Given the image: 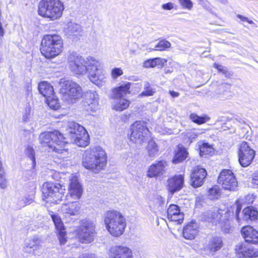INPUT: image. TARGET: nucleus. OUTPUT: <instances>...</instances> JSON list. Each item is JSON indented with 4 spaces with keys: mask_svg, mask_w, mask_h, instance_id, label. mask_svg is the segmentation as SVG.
<instances>
[{
    "mask_svg": "<svg viewBox=\"0 0 258 258\" xmlns=\"http://www.w3.org/2000/svg\"><path fill=\"white\" fill-rule=\"evenodd\" d=\"M70 71L76 75L87 76L91 82L98 87L104 85L106 75L103 69V63L93 56L82 57L75 52L68 58Z\"/></svg>",
    "mask_w": 258,
    "mask_h": 258,
    "instance_id": "obj_1",
    "label": "nucleus"
},
{
    "mask_svg": "<svg viewBox=\"0 0 258 258\" xmlns=\"http://www.w3.org/2000/svg\"><path fill=\"white\" fill-rule=\"evenodd\" d=\"M66 139L58 131L41 133L39 137L40 144L44 146H48L49 152L55 153L60 159H63L69 155L66 148L68 142Z\"/></svg>",
    "mask_w": 258,
    "mask_h": 258,
    "instance_id": "obj_2",
    "label": "nucleus"
},
{
    "mask_svg": "<svg viewBox=\"0 0 258 258\" xmlns=\"http://www.w3.org/2000/svg\"><path fill=\"white\" fill-rule=\"evenodd\" d=\"M107 156L105 151L100 147L86 150L83 154L82 165L86 169L97 173L106 165Z\"/></svg>",
    "mask_w": 258,
    "mask_h": 258,
    "instance_id": "obj_3",
    "label": "nucleus"
},
{
    "mask_svg": "<svg viewBox=\"0 0 258 258\" xmlns=\"http://www.w3.org/2000/svg\"><path fill=\"white\" fill-rule=\"evenodd\" d=\"M104 223L109 233L115 237L121 235L126 227L124 217L116 211H109L105 214Z\"/></svg>",
    "mask_w": 258,
    "mask_h": 258,
    "instance_id": "obj_4",
    "label": "nucleus"
},
{
    "mask_svg": "<svg viewBox=\"0 0 258 258\" xmlns=\"http://www.w3.org/2000/svg\"><path fill=\"white\" fill-rule=\"evenodd\" d=\"M63 42L58 35H45L41 41V52L46 58H52L62 51Z\"/></svg>",
    "mask_w": 258,
    "mask_h": 258,
    "instance_id": "obj_5",
    "label": "nucleus"
},
{
    "mask_svg": "<svg viewBox=\"0 0 258 258\" xmlns=\"http://www.w3.org/2000/svg\"><path fill=\"white\" fill-rule=\"evenodd\" d=\"M63 3L59 0H41L38 6V14L51 21L59 19L64 10Z\"/></svg>",
    "mask_w": 258,
    "mask_h": 258,
    "instance_id": "obj_6",
    "label": "nucleus"
},
{
    "mask_svg": "<svg viewBox=\"0 0 258 258\" xmlns=\"http://www.w3.org/2000/svg\"><path fill=\"white\" fill-rule=\"evenodd\" d=\"M68 138L70 142L82 147H86L89 143V136L85 128L75 122L69 123Z\"/></svg>",
    "mask_w": 258,
    "mask_h": 258,
    "instance_id": "obj_7",
    "label": "nucleus"
},
{
    "mask_svg": "<svg viewBox=\"0 0 258 258\" xmlns=\"http://www.w3.org/2000/svg\"><path fill=\"white\" fill-rule=\"evenodd\" d=\"M95 228V223L91 220L87 219L82 220L75 230L79 241L85 244L92 242L96 235Z\"/></svg>",
    "mask_w": 258,
    "mask_h": 258,
    "instance_id": "obj_8",
    "label": "nucleus"
},
{
    "mask_svg": "<svg viewBox=\"0 0 258 258\" xmlns=\"http://www.w3.org/2000/svg\"><path fill=\"white\" fill-rule=\"evenodd\" d=\"M64 188L58 183L46 182L43 185L42 193L47 202L57 204L61 201Z\"/></svg>",
    "mask_w": 258,
    "mask_h": 258,
    "instance_id": "obj_9",
    "label": "nucleus"
},
{
    "mask_svg": "<svg viewBox=\"0 0 258 258\" xmlns=\"http://www.w3.org/2000/svg\"><path fill=\"white\" fill-rule=\"evenodd\" d=\"M60 93L67 100L77 99L83 95L81 87L75 82L71 80H61L60 83Z\"/></svg>",
    "mask_w": 258,
    "mask_h": 258,
    "instance_id": "obj_10",
    "label": "nucleus"
},
{
    "mask_svg": "<svg viewBox=\"0 0 258 258\" xmlns=\"http://www.w3.org/2000/svg\"><path fill=\"white\" fill-rule=\"evenodd\" d=\"M131 85V83H127L113 90V98L116 99L112 104L114 110L121 111L128 107L130 101L121 98L130 92Z\"/></svg>",
    "mask_w": 258,
    "mask_h": 258,
    "instance_id": "obj_11",
    "label": "nucleus"
},
{
    "mask_svg": "<svg viewBox=\"0 0 258 258\" xmlns=\"http://www.w3.org/2000/svg\"><path fill=\"white\" fill-rule=\"evenodd\" d=\"M223 246V242L222 237L218 236H214L210 238L203 244L200 250L202 253L209 256H212Z\"/></svg>",
    "mask_w": 258,
    "mask_h": 258,
    "instance_id": "obj_12",
    "label": "nucleus"
},
{
    "mask_svg": "<svg viewBox=\"0 0 258 258\" xmlns=\"http://www.w3.org/2000/svg\"><path fill=\"white\" fill-rule=\"evenodd\" d=\"M131 134L130 139L131 141L136 144H141L144 142L146 136L149 133V130L144 123L136 121L133 124L131 127Z\"/></svg>",
    "mask_w": 258,
    "mask_h": 258,
    "instance_id": "obj_13",
    "label": "nucleus"
},
{
    "mask_svg": "<svg viewBox=\"0 0 258 258\" xmlns=\"http://www.w3.org/2000/svg\"><path fill=\"white\" fill-rule=\"evenodd\" d=\"M218 182L223 188L228 190H235L237 187V181L233 172L228 169L223 170L219 175Z\"/></svg>",
    "mask_w": 258,
    "mask_h": 258,
    "instance_id": "obj_14",
    "label": "nucleus"
},
{
    "mask_svg": "<svg viewBox=\"0 0 258 258\" xmlns=\"http://www.w3.org/2000/svg\"><path fill=\"white\" fill-rule=\"evenodd\" d=\"M238 160L242 167H247L251 163L255 157V151L248 145L247 142L241 143L238 152Z\"/></svg>",
    "mask_w": 258,
    "mask_h": 258,
    "instance_id": "obj_15",
    "label": "nucleus"
},
{
    "mask_svg": "<svg viewBox=\"0 0 258 258\" xmlns=\"http://www.w3.org/2000/svg\"><path fill=\"white\" fill-rule=\"evenodd\" d=\"M83 188L78 178L72 176L70 180L68 193L66 196L68 200H79L82 197Z\"/></svg>",
    "mask_w": 258,
    "mask_h": 258,
    "instance_id": "obj_16",
    "label": "nucleus"
},
{
    "mask_svg": "<svg viewBox=\"0 0 258 258\" xmlns=\"http://www.w3.org/2000/svg\"><path fill=\"white\" fill-rule=\"evenodd\" d=\"M99 95L95 91H88L85 95L83 105L87 111L94 112L99 105Z\"/></svg>",
    "mask_w": 258,
    "mask_h": 258,
    "instance_id": "obj_17",
    "label": "nucleus"
},
{
    "mask_svg": "<svg viewBox=\"0 0 258 258\" xmlns=\"http://www.w3.org/2000/svg\"><path fill=\"white\" fill-rule=\"evenodd\" d=\"M244 242L237 245L235 250L238 257L241 258H258V249Z\"/></svg>",
    "mask_w": 258,
    "mask_h": 258,
    "instance_id": "obj_18",
    "label": "nucleus"
},
{
    "mask_svg": "<svg viewBox=\"0 0 258 258\" xmlns=\"http://www.w3.org/2000/svg\"><path fill=\"white\" fill-rule=\"evenodd\" d=\"M108 254L109 258H133L132 249L122 245L112 246L109 249Z\"/></svg>",
    "mask_w": 258,
    "mask_h": 258,
    "instance_id": "obj_19",
    "label": "nucleus"
},
{
    "mask_svg": "<svg viewBox=\"0 0 258 258\" xmlns=\"http://www.w3.org/2000/svg\"><path fill=\"white\" fill-rule=\"evenodd\" d=\"M184 185V175H177L168 179L167 181V188L168 190L174 194L179 191Z\"/></svg>",
    "mask_w": 258,
    "mask_h": 258,
    "instance_id": "obj_20",
    "label": "nucleus"
},
{
    "mask_svg": "<svg viewBox=\"0 0 258 258\" xmlns=\"http://www.w3.org/2000/svg\"><path fill=\"white\" fill-rule=\"evenodd\" d=\"M241 232L245 242L251 244L258 243V231L252 227L250 226L243 227Z\"/></svg>",
    "mask_w": 258,
    "mask_h": 258,
    "instance_id": "obj_21",
    "label": "nucleus"
},
{
    "mask_svg": "<svg viewBox=\"0 0 258 258\" xmlns=\"http://www.w3.org/2000/svg\"><path fill=\"white\" fill-rule=\"evenodd\" d=\"M206 175L207 172L205 169L196 167L191 175V185L194 187L202 185Z\"/></svg>",
    "mask_w": 258,
    "mask_h": 258,
    "instance_id": "obj_22",
    "label": "nucleus"
},
{
    "mask_svg": "<svg viewBox=\"0 0 258 258\" xmlns=\"http://www.w3.org/2000/svg\"><path fill=\"white\" fill-rule=\"evenodd\" d=\"M166 166L167 163L165 161H160L152 164L147 171V176L153 177L162 175L165 172Z\"/></svg>",
    "mask_w": 258,
    "mask_h": 258,
    "instance_id": "obj_23",
    "label": "nucleus"
},
{
    "mask_svg": "<svg viewBox=\"0 0 258 258\" xmlns=\"http://www.w3.org/2000/svg\"><path fill=\"white\" fill-rule=\"evenodd\" d=\"M167 217L171 221L181 223L184 218V214L180 212L179 207L176 205H171L167 209Z\"/></svg>",
    "mask_w": 258,
    "mask_h": 258,
    "instance_id": "obj_24",
    "label": "nucleus"
},
{
    "mask_svg": "<svg viewBox=\"0 0 258 258\" xmlns=\"http://www.w3.org/2000/svg\"><path fill=\"white\" fill-rule=\"evenodd\" d=\"M222 216V213L218 210L214 209L204 213L202 219L205 221L212 222L217 225L219 221L221 220Z\"/></svg>",
    "mask_w": 258,
    "mask_h": 258,
    "instance_id": "obj_25",
    "label": "nucleus"
},
{
    "mask_svg": "<svg viewBox=\"0 0 258 258\" xmlns=\"http://www.w3.org/2000/svg\"><path fill=\"white\" fill-rule=\"evenodd\" d=\"M81 204L78 202H73L64 204L61 208V210L64 214L70 216L79 214Z\"/></svg>",
    "mask_w": 258,
    "mask_h": 258,
    "instance_id": "obj_26",
    "label": "nucleus"
},
{
    "mask_svg": "<svg viewBox=\"0 0 258 258\" xmlns=\"http://www.w3.org/2000/svg\"><path fill=\"white\" fill-rule=\"evenodd\" d=\"M198 226L196 223L187 224L183 229L182 234L184 238L191 240L195 238L198 233Z\"/></svg>",
    "mask_w": 258,
    "mask_h": 258,
    "instance_id": "obj_27",
    "label": "nucleus"
},
{
    "mask_svg": "<svg viewBox=\"0 0 258 258\" xmlns=\"http://www.w3.org/2000/svg\"><path fill=\"white\" fill-rule=\"evenodd\" d=\"M39 93L46 99L54 94L53 87L47 82H40L38 87Z\"/></svg>",
    "mask_w": 258,
    "mask_h": 258,
    "instance_id": "obj_28",
    "label": "nucleus"
},
{
    "mask_svg": "<svg viewBox=\"0 0 258 258\" xmlns=\"http://www.w3.org/2000/svg\"><path fill=\"white\" fill-rule=\"evenodd\" d=\"M255 199V196L253 194H248L243 198H240L236 201L237 209L236 211V216L237 221L239 222L238 214L241 209V204H250L253 203Z\"/></svg>",
    "mask_w": 258,
    "mask_h": 258,
    "instance_id": "obj_29",
    "label": "nucleus"
},
{
    "mask_svg": "<svg viewBox=\"0 0 258 258\" xmlns=\"http://www.w3.org/2000/svg\"><path fill=\"white\" fill-rule=\"evenodd\" d=\"M40 240L37 237H34L31 239H27L25 241L24 250L27 252H31L36 250L39 248Z\"/></svg>",
    "mask_w": 258,
    "mask_h": 258,
    "instance_id": "obj_30",
    "label": "nucleus"
},
{
    "mask_svg": "<svg viewBox=\"0 0 258 258\" xmlns=\"http://www.w3.org/2000/svg\"><path fill=\"white\" fill-rule=\"evenodd\" d=\"M66 32L70 37L80 36L82 28L79 24L70 22L67 24Z\"/></svg>",
    "mask_w": 258,
    "mask_h": 258,
    "instance_id": "obj_31",
    "label": "nucleus"
},
{
    "mask_svg": "<svg viewBox=\"0 0 258 258\" xmlns=\"http://www.w3.org/2000/svg\"><path fill=\"white\" fill-rule=\"evenodd\" d=\"M243 219L244 220H254L257 218L258 212L253 207H248L243 211Z\"/></svg>",
    "mask_w": 258,
    "mask_h": 258,
    "instance_id": "obj_32",
    "label": "nucleus"
},
{
    "mask_svg": "<svg viewBox=\"0 0 258 258\" xmlns=\"http://www.w3.org/2000/svg\"><path fill=\"white\" fill-rule=\"evenodd\" d=\"M187 155V153L185 149L179 147L173 159V163L176 164L186 159Z\"/></svg>",
    "mask_w": 258,
    "mask_h": 258,
    "instance_id": "obj_33",
    "label": "nucleus"
},
{
    "mask_svg": "<svg viewBox=\"0 0 258 258\" xmlns=\"http://www.w3.org/2000/svg\"><path fill=\"white\" fill-rule=\"evenodd\" d=\"M200 154L201 156L210 155L214 152V148L212 146L208 143H203L201 145H199Z\"/></svg>",
    "mask_w": 258,
    "mask_h": 258,
    "instance_id": "obj_34",
    "label": "nucleus"
},
{
    "mask_svg": "<svg viewBox=\"0 0 258 258\" xmlns=\"http://www.w3.org/2000/svg\"><path fill=\"white\" fill-rule=\"evenodd\" d=\"M148 155L151 157H154L158 152V148L154 141L151 140L148 142L147 147Z\"/></svg>",
    "mask_w": 258,
    "mask_h": 258,
    "instance_id": "obj_35",
    "label": "nucleus"
},
{
    "mask_svg": "<svg viewBox=\"0 0 258 258\" xmlns=\"http://www.w3.org/2000/svg\"><path fill=\"white\" fill-rule=\"evenodd\" d=\"M226 216H223L221 220L219 221L218 224L221 227L224 233H228L230 231V223L229 220L226 218Z\"/></svg>",
    "mask_w": 258,
    "mask_h": 258,
    "instance_id": "obj_36",
    "label": "nucleus"
},
{
    "mask_svg": "<svg viewBox=\"0 0 258 258\" xmlns=\"http://www.w3.org/2000/svg\"><path fill=\"white\" fill-rule=\"evenodd\" d=\"M155 89L153 88L148 82H145L143 91L139 95L140 97L153 96L155 93Z\"/></svg>",
    "mask_w": 258,
    "mask_h": 258,
    "instance_id": "obj_37",
    "label": "nucleus"
},
{
    "mask_svg": "<svg viewBox=\"0 0 258 258\" xmlns=\"http://www.w3.org/2000/svg\"><path fill=\"white\" fill-rule=\"evenodd\" d=\"M189 118L194 122L198 124H203L210 120V118L207 116H199L196 113L191 114Z\"/></svg>",
    "mask_w": 258,
    "mask_h": 258,
    "instance_id": "obj_38",
    "label": "nucleus"
},
{
    "mask_svg": "<svg viewBox=\"0 0 258 258\" xmlns=\"http://www.w3.org/2000/svg\"><path fill=\"white\" fill-rule=\"evenodd\" d=\"M220 195V189L218 186H214L209 190L208 196L211 200L217 199Z\"/></svg>",
    "mask_w": 258,
    "mask_h": 258,
    "instance_id": "obj_39",
    "label": "nucleus"
},
{
    "mask_svg": "<svg viewBox=\"0 0 258 258\" xmlns=\"http://www.w3.org/2000/svg\"><path fill=\"white\" fill-rule=\"evenodd\" d=\"M46 103L50 108L56 110L59 107L58 100L55 98L54 94L51 95V97H48L46 99Z\"/></svg>",
    "mask_w": 258,
    "mask_h": 258,
    "instance_id": "obj_40",
    "label": "nucleus"
},
{
    "mask_svg": "<svg viewBox=\"0 0 258 258\" xmlns=\"http://www.w3.org/2000/svg\"><path fill=\"white\" fill-rule=\"evenodd\" d=\"M170 46L171 43L170 42L166 40H161L155 46V48L152 49L151 50L163 51L170 47Z\"/></svg>",
    "mask_w": 258,
    "mask_h": 258,
    "instance_id": "obj_41",
    "label": "nucleus"
},
{
    "mask_svg": "<svg viewBox=\"0 0 258 258\" xmlns=\"http://www.w3.org/2000/svg\"><path fill=\"white\" fill-rule=\"evenodd\" d=\"M51 216L57 231L64 229L63 224L61 221L60 217L59 216L55 214H52L51 215Z\"/></svg>",
    "mask_w": 258,
    "mask_h": 258,
    "instance_id": "obj_42",
    "label": "nucleus"
},
{
    "mask_svg": "<svg viewBox=\"0 0 258 258\" xmlns=\"http://www.w3.org/2000/svg\"><path fill=\"white\" fill-rule=\"evenodd\" d=\"M214 67L216 68L220 73H222L226 77H230L233 75V73L229 71L226 67L223 66L221 64L215 63L214 64Z\"/></svg>",
    "mask_w": 258,
    "mask_h": 258,
    "instance_id": "obj_43",
    "label": "nucleus"
},
{
    "mask_svg": "<svg viewBox=\"0 0 258 258\" xmlns=\"http://www.w3.org/2000/svg\"><path fill=\"white\" fill-rule=\"evenodd\" d=\"M179 4L184 9L188 11L191 10L193 8V3L191 0H177Z\"/></svg>",
    "mask_w": 258,
    "mask_h": 258,
    "instance_id": "obj_44",
    "label": "nucleus"
},
{
    "mask_svg": "<svg viewBox=\"0 0 258 258\" xmlns=\"http://www.w3.org/2000/svg\"><path fill=\"white\" fill-rule=\"evenodd\" d=\"M123 74L122 70L119 68H113L111 71V76L113 80L116 79L118 77L122 75Z\"/></svg>",
    "mask_w": 258,
    "mask_h": 258,
    "instance_id": "obj_45",
    "label": "nucleus"
},
{
    "mask_svg": "<svg viewBox=\"0 0 258 258\" xmlns=\"http://www.w3.org/2000/svg\"><path fill=\"white\" fill-rule=\"evenodd\" d=\"M31 108L30 107H26L25 111L22 116V120L24 122H28L31 117Z\"/></svg>",
    "mask_w": 258,
    "mask_h": 258,
    "instance_id": "obj_46",
    "label": "nucleus"
},
{
    "mask_svg": "<svg viewBox=\"0 0 258 258\" xmlns=\"http://www.w3.org/2000/svg\"><path fill=\"white\" fill-rule=\"evenodd\" d=\"M58 234V238L59 240L60 243L61 244H64L66 242V233L64 229L57 231Z\"/></svg>",
    "mask_w": 258,
    "mask_h": 258,
    "instance_id": "obj_47",
    "label": "nucleus"
},
{
    "mask_svg": "<svg viewBox=\"0 0 258 258\" xmlns=\"http://www.w3.org/2000/svg\"><path fill=\"white\" fill-rule=\"evenodd\" d=\"M143 66L144 68H154L156 66V64L155 63V61H154V58L153 59H148L146 61H145L144 63H143Z\"/></svg>",
    "mask_w": 258,
    "mask_h": 258,
    "instance_id": "obj_48",
    "label": "nucleus"
},
{
    "mask_svg": "<svg viewBox=\"0 0 258 258\" xmlns=\"http://www.w3.org/2000/svg\"><path fill=\"white\" fill-rule=\"evenodd\" d=\"M7 186V180L4 176V174L0 172V187L2 189H5Z\"/></svg>",
    "mask_w": 258,
    "mask_h": 258,
    "instance_id": "obj_49",
    "label": "nucleus"
},
{
    "mask_svg": "<svg viewBox=\"0 0 258 258\" xmlns=\"http://www.w3.org/2000/svg\"><path fill=\"white\" fill-rule=\"evenodd\" d=\"M26 154L32 160H34V151L32 147L30 146L27 147L26 149Z\"/></svg>",
    "mask_w": 258,
    "mask_h": 258,
    "instance_id": "obj_50",
    "label": "nucleus"
},
{
    "mask_svg": "<svg viewBox=\"0 0 258 258\" xmlns=\"http://www.w3.org/2000/svg\"><path fill=\"white\" fill-rule=\"evenodd\" d=\"M156 66H163L164 64L167 62V60L164 58L160 57H156L154 58Z\"/></svg>",
    "mask_w": 258,
    "mask_h": 258,
    "instance_id": "obj_51",
    "label": "nucleus"
},
{
    "mask_svg": "<svg viewBox=\"0 0 258 258\" xmlns=\"http://www.w3.org/2000/svg\"><path fill=\"white\" fill-rule=\"evenodd\" d=\"M174 4L171 2L162 5L161 8L164 10H171L174 8Z\"/></svg>",
    "mask_w": 258,
    "mask_h": 258,
    "instance_id": "obj_52",
    "label": "nucleus"
},
{
    "mask_svg": "<svg viewBox=\"0 0 258 258\" xmlns=\"http://www.w3.org/2000/svg\"><path fill=\"white\" fill-rule=\"evenodd\" d=\"M237 17L240 19L241 21L246 22L250 24H254V22L252 20H250L247 17L243 16L240 14L237 15Z\"/></svg>",
    "mask_w": 258,
    "mask_h": 258,
    "instance_id": "obj_53",
    "label": "nucleus"
},
{
    "mask_svg": "<svg viewBox=\"0 0 258 258\" xmlns=\"http://www.w3.org/2000/svg\"><path fill=\"white\" fill-rule=\"evenodd\" d=\"M80 258H98L94 254L84 253L82 254Z\"/></svg>",
    "mask_w": 258,
    "mask_h": 258,
    "instance_id": "obj_54",
    "label": "nucleus"
},
{
    "mask_svg": "<svg viewBox=\"0 0 258 258\" xmlns=\"http://www.w3.org/2000/svg\"><path fill=\"white\" fill-rule=\"evenodd\" d=\"M252 183L258 185V171L255 172L253 175Z\"/></svg>",
    "mask_w": 258,
    "mask_h": 258,
    "instance_id": "obj_55",
    "label": "nucleus"
},
{
    "mask_svg": "<svg viewBox=\"0 0 258 258\" xmlns=\"http://www.w3.org/2000/svg\"><path fill=\"white\" fill-rule=\"evenodd\" d=\"M23 201H24V205H26L30 204L32 202V199L29 198L25 197L23 199Z\"/></svg>",
    "mask_w": 258,
    "mask_h": 258,
    "instance_id": "obj_56",
    "label": "nucleus"
},
{
    "mask_svg": "<svg viewBox=\"0 0 258 258\" xmlns=\"http://www.w3.org/2000/svg\"><path fill=\"white\" fill-rule=\"evenodd\" d=\"M169 94L173 98L177 97L179 96V93H178L177 92L173 91H170Z\"/></svg>",
    "mask_w": 258,
    "mask_h": 258,
    "instance_id": "obj_57",
    "label": "nucleus"
},
{
    "mask_svg": "<svg viewBox=\"0 0 258 258\" xmlns=\"http://www.w3.org/2000/svg\"><path fill=\"white\" fill-rule=\"evenodd\" d=\"M198 135V134L195 132H193L190 133V135H188V138L190 140L194 139L196 138Z\"/></svg>",
    "mask_w": 258,
    "mask_h": 258,
    "instance_id": "obj_58",
    "label": "nucleus"
},
{
    "mask_svg": "<svg viewBox=\"0 0 258 258\" xmlns=\"http://www.w3.org/2000/svg\"><path fill=\"white\" fill-rule=\"evenodd\" d=\"M220 87H221V88H226L229 89L230 87V85L229 84H227V83H224V84H222L220 86Z\"/></svg>",
    "mask_w": 258,
    "mask_h": 258,
    "instance_id": "obj_59",
    "label": "nucleus"
},
{
    "mask_svg": "<svg viewBox=\"0 0 258 258\" xmlns=\"http://www.w3.org/2000/svg\"><path fill=\"white\" fill-rule=\"evenodd\" d=\"M0 172H2V174L4 173L3 170L2 163L1 162H0Z\"/></svg>",
    "mask_w": 258,
    "mask_h": 258,
    "instance_id": "obj_60",
    "label": "nucleus"
},
{
    "mask_svg": "<svg viewBox=\"0 0 258 258\" xmlns=\"http://www.w3.org/2000/svg\"><path fill=\"white\" fill-rule=\"evenodd\" d=\"M157 198L159 201H160L159 205H160V204L163 202L162 198L160 196H158Z\"/></svg>",
    "mask_w": 258,
    "mask_h": 258,
    "instance_id": "obj_61",
    "label": "nucleus"
},
{
    "mask_svg": "<svg viewBox=\"0 0 258 258\" xmlns=\"http://www.w3.org/2000/svg\"><path fill=\"white\" fill-rule=\"evenodd\" d=\"M220 213H221L222 214V210H220Z\"/></svg>",
    "mask_w": 258,
    "mask_h": 258,
    "instance_id": "obj_62",
    "label": "nucleus"
},
{
    "mask_svg": "<svg viewBox=\"0 0 258 258\" xmlns=\"http://www.w3.org/2000/svg\"><path fill=\"white\" fill-rule=\"evenodd\" d=\"M220 213H221L222 214V210H220Z\"/></svg>",
    "mask_w": 258,
    "mask_h": 258,
    "instance_id": "obj_63",
    "label": "nucleus"
},
{
    "mask_svg": "<svg viewBox=\"0 0 258 258\" xmlns=\"http://www.w3.org/2000/svg\"><path fill=\"white\" fill-rule=\"evenodd\" d=\"M256 138H257V140H258V135H257V136H256Z\"/></svg>",
    "mask_w": 258,
    "mask_h": 258,
    "instance_id": "obj_64",
    "label": "nucleus"
}]
</instances>
